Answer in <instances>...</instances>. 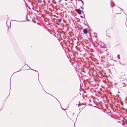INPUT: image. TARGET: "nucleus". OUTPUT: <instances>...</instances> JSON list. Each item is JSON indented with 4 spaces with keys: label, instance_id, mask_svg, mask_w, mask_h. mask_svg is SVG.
Segmentation results:
<instances>
[{
    "label": "nucleus",
    "instance_id": "nucleus-1",
    "mask_svg": "<svg viewBox=\"0 0 127 127\" xmlns=\"http://www.w3.org/2000/svg\"><path fill=\"white\" fill-rule=\"evenodd\" d=\"M77 12L78 14H80L81 13V11L79 9H76L75 10Z\"/></svg>",
    "mask_w": 127,
    "mask_h": 127
},
{
    "label": "nucleus",
    "instance_id": "nucleus-2",
    "mask_svg": "<svg viewBox=\"0 0 127 127\" xmlns=\"http://www.w3.org/2000/svg\"><path fill=\"white\" fill-rule=\"evenodd\" d=\"M83 32L84 33L87 34L88 33V31L87 29H85L84 30Z\"/></svg>",
    "mask_w": 127,
    "mask_h": 127
},
{
    "label": "nucleus",
    "instance_id": "nucleus-3",
    "mask_svg": "<svg viewBox=\"0 0 127 127\" xmlns=\"http://www.w3.org/2000/svg\"><path fill=\"white\" fill-rule=\"evenodd\" d=\"M97 85L98 86V87L96 89H101L100 87H98V86H99V84H98L97 83Z\"/></svg>",
    "mask_w": 127,
    "mask_h": 127
},
{
    "label": "nucleus",
    "instance_id": "nucleus-4",
    "mask_svg": "<svg viewBox=\"0 0 127 127\" xmlns=\"http://www.w3.org/2000/svg\"><path fill=\"white\" fill-rule=\"evenodd\" d=\"M101 47L102 48H106L105 46H104V45H103V47L102 46V45H101Z\"/></svg>",
    "mask_w": 127,
    "mask_h": 127
},
{
    "label": "nucleus",
    "instance_id": "nucleus-5",
    "mask_svg": "<svg viewBox=\"0 0 127 127\" xmlns=\"http://www.w3.org/2000/svg\"><path fill=\"white\" fill-rule=\"evenodd\" d=\"M58 21L60 23H61V20L60 19L58 20Z\"/></svg>",
    "mask_w": 127,
    "mask_h": 127
},
{
    "label": "nucleus",
    "instance_id": "nucleus-6",
    "mask_svg": "<svg viewBox=\"0 0 127 127\" xmlns=\"http://www.w3.org/2000/svg\"><path fill=\"white\" fill-rule=\"evenodd\" d=\"M109 31V29H107L106 31V32L107 33H108V32Z\"/></svg>",
    "mask_w": 127,
    "mask_h": 127
},
{
    "label": "nucleus",
    "instance_id": "nucleus-7",
    "mask_svg": "<svg viewBox=\"0 0 127 127\" xmlns=\"http://www.w3.org/2000/svg\"><path fill=\"white\" fill-rule=\"evenodd\" d=\"M73 0H71V1H73Z\"/></svg>",
    "mask_w": 127,
    "mask_h": 127
}]
</instances>
